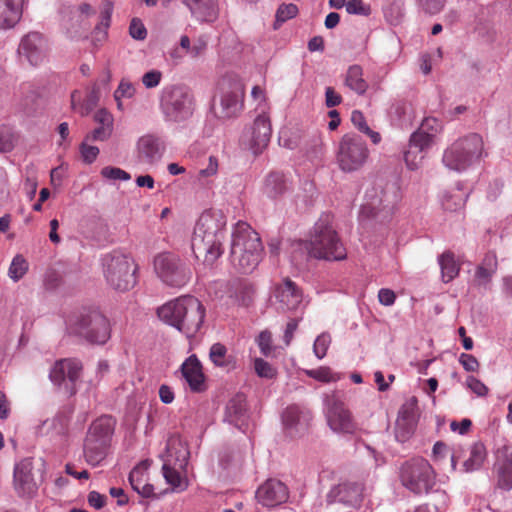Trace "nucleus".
Listing matches in <instances>:
<instances>
[{"instance_id":"nucleus-1","label":"nucleus","mask_w":512,"mask_h":512,"mask_svg":"<svg viewBox=\"0 0 512 512\" xmlns=\"http://www.w3.org/2000/svg\"><path fill=\"white\" fill-rule=\"evenodd\" d=\"M263 251L261 239L251 226L238 221L232 233L231 261L242 273L253 271L258 265Z\"/></svg>"},{"instance_id":"nucleus-2","label":"nucleus","mask_w":512,"mask_h":512,"mask_svg":"<svg viewBox=\"0 0 512 512\" xmlns=\"http://www.w3.org/2000/svg\"><path fill=\"white\" fill-rule=\"evenodd\" d=\"M101 263L104 279L110 288L126 292L135 286L137 266L129 254L113 250L102 257Z\"/></svg>"},{"instance_id":"nucleus-3","label":"nucleus","mask_w":512,"mask_h":512,"mask_svg":"<svg viewBox=\"0 0 512 512\" xmlns=\"http://www.w3.org/2000/svg\"><path fill=\"white\" fill-rule=\"evenodd\" d=\"M484 153V142L477 133H470L455 140L443 153V164L450 170L465 171L478 163Z\"/></svg>"},{"instance_id":"nucleus-4","label":"nucleus","mask_w":512,"mask_h":512,"mask_svg":"<svg viewBox=\"0 0 512 512\" xmlns=\"http://www.w3.org/2000/svg\"><path fill=\"white\" fill-rule=\"evenodd\" d=\"M308 250L317 259L340 261L346 258V249L332 227L329 215L321 217L315 224Z\"/></svg>"},{"instance_id":"nucleus-5","label":"nucleus","mask_w":512,"mask_h":512,"mask_svg":"<svg viewBox=\"0 0 512 512\" xmlns=\"http://www.w3.org/2000/svg\"><path fill=\"white\" fill-rule=\"evenodd\" d=\"M244 84L236 75H225L217 84L213 111L218 118L237 116L243 109Z\"/></svg>"},{"instance_id":"nucleus-6","label":"nucleus","mask_w":512,"mask_h":512,"mask_svg":"<svg viewBox=\"0 0 512 512\" xmlns=\"http://www.w3.org/2000/svg\"><path fill=\"white\" fill-rule=\"evenodd\" d=\"M366 201L362 205L360 215L364 218H375L380 221L389 219L398 201L394 186L373 187L366 191Z\"/></svg>"},{"instance_id":"nucleus-7","label":"nucleus","mask_w":512,"mask_h":512,"mask_svg":"<svg viewBox=\"0 0 512 512\" xmlns=\"http://www.w3.org/2000/svg\"><path fill=\"white\" fill-rule=\"evenodd\" d=\"M400 480L408 490L419 495L432 489L435 484V473L427 460L415 458L403 464Z\"/></svg>"},{"instance_id":"nucleus-8","label":"nucleus","mask_w":512,"mask_h":512,"mask_svg":"<svg viewBox=\"0 0 512 512\" xmlns=\"http://www.w3.org/2000/svg\"><path fill=\"white\" fill-rule=\"evenodd\" d=\"M369 158L366 142L357 134H345L338 146L337 163L344 172L360 170Z\"/></svg>"},{"instance_id":"nucleus-9","label":"nucleus","mask_w":512,"mask_h":512,"mask_svg":"<svg viewBox=\"0 0 512 512\" xmlns=\"http://www.w3.org/2000/svg\"><path fill=\"white\" fill-rule=\"evenodd\" d=\"M324 404L326 421L331 430L344 434H352L357 430L358 426L351 411L339 395H327Z\"/></svg>"},{"instance_id":"nucleus-10","label":"nucleus","mask_w":512,"mask_h":512,"mask_svg":"<svg viewBox=\"0 0 512 512\" xmlns=\"http://www.w3.org/2000/svg\"><path fill=\"white\" fill-rule=\"evenodd\" d=\"M154 271L160 280L171 287H182L189 281L188 268L173 254L160 253L153 261Z\"/></svg>"},{"instance_id":"nucleus-11","label":"nucleus","mask_w":512,"mask_h":512,"mask_svg":"<svg viewBox=\"0 0 512 512\" xmlns=\"http://www.w3.org/2000/svg\"><path fill=\"white\" fill-rule=\"evenodd\" d=\"M74 325V331L93 344H105L110 339V322L98 311L81 315Z\"/></svg>"},{"instance_id":"nucleus-12","label":"nucleus","mask_w":512,"mask_h":512,"mask_svg":"<svg viewBox=\"0 0 512 512\" xmlns=\"http://www.w3.org/2000/svg\"><path fill=\"white\" fill-rule=\"evenodd\" d=\"M191 308L192 298L189 295H184L161 305L157 309V316L165 324L180 332H185L189 328L188 320Z\"/></svg>"},{"instance_id":"nucleus-13","label":"nucleus","mask_w":512,"mask_h":512,"mask_svg":"<svg viewBox=\"0 0 512 512\" xmlns=\"http://www.w3.org/2000/svg\"><path fill=\"white\" fill-rule=\"evenodd\" d=\"M190 450H165L159 457L163 461L162 473L166 482L173 489H182L183 479L181 470L188 465Z\"/></svg>"},{"instance_id":"nucleus-14","label":"nucleus","mask_w":512,"mask_h":512,"mask_svg":"<svg viewBox=\"0 0 512 512\" xmlns=\"http://www.w3.org/2000/svg\"><path fill=\"white\" fill-rule=\"evenodd\" d=\"M82 366L75 359H63L57 361L51 371L50 379L58 387L67 393L75 391V384L80 376Z\"/></svg>"},{"instance_id":"nucleus-15","label":"nucleus","mask_w":512,"mask_h":512,"mask_svg":"<svg viewBox=\"0 0 512 512\" xmlns=\"http://www.w3.org/2000/svg\"><path fill=\"white\" fill-rule=\"evenodd\" d=\"M419 417L417 399L405 401L398 413L395 424V437L400 443L406 442L414 433Z\"/></svg>"},{"instance_id":"nucleus-16","label":"nucleus","mask_w":512,"mask_h":512,"mask_svg":"<svg viewBox=\"0 0 512 512\" xmlns=\"http://www.w3.org/2000/svg\"><path fill=\"white\" fill-rule=\"evenodd\" d=\"M271 133L270 118L263 112L255 118L251 129L245 135V141L254 155L262 153L267 147Z\"/></svg>"},{"instance_id":"nucleus-17","label":"nucleus","mask_w":512,"mask_h":512,"mask_svg":"<svg viewBox=\"0 0 512 512\" xmlns=\"http://www.w3.org/2000/svg\"><path fill=\"white\" fill-rule=\"evenodd\" d=\"M14 489L20 497L31 498L38 490V484L33 474V460L25 458L14 468Z\"/></svg>"},{"instance_id":"nucleus-18","label":"nucleus","mask_w":512,"mask_h":512,"mask_svg":"<svg viewBox=\"0 0 512 512\" xmlns=\"http://www.w3.org/2000/svg\"><path fill=\"white\" fill-rule=\"evenodd\" d=\"M364 485L361 482L344 481L331 488L327 494V502L342 503L347 506L357 507L363 499Z\"/></svg>"},{"instance_id":"nucleus-19","label":"nucleus","mask_w":512,"mask_h":512,"mask_svg":"<svg viewBox=\"0 0 512 512\" xmlns=\"http://www.w3.org/2000/svg\"><path fill=\"white\" fill-rule=\"evenodd\" d=\"M164 151L161 140L149 134L139 137L135 144L136 157L144 164H155L162 158Z\"/></svg>"},{"instance_id":"nucleus-20","label":"nucleus","mask_w":512,"mask_h":512,"mask_svg":"<svg viewBox=\"0 0 512 512\" xmlns=\"http://www.w3.org/2000/svg\"><path fill=\"white\" fill-rule=\"evenodd\" d=\"M49 51L47 40L38 33H30L25 36L19 46V52L26 57L32 65H38L44 61Z\"/></svg>"},{"instance_id":"nucleus-21","label":"nucleus","mask_w":512,"mask_h":512,"mask_svg":"<svg viewBox=\"0 0 512 512\" xmlns=\"http://www.w3.org/2000/svg\"><path fill=\"white\" fill-rule=\"evenodd\" d=\"M288 496L286 485L276 479H268L256 491L258 502L267 507H274L284 503Z\"/></svg>"},{"instance_id":"nucleus-22","label":"nucleus","mask_w":512,"mask_h":512,"mask_svg":"<svg viewBox=\"0 0 512 512\" xmlns=\"http://www.w3.org/2000/svg\"><path fill=\"white\" fill-rule=\"evenodd\" d=\"M225 225L223 216L219 211L207 210L203 212L196 223L198 236L202 240L223 236L222 228Z\"/></svg>"},{"instance_id":"nucleus-23","label":"nucleus","mask_w":512,"mask_h":512,"mask_svg":"<svg viewBox=\"0 0 512 512\" xmlns=\"http://www.w3.org/2000/svg\"><path fill=\"white\" fill-rule=\"evenodd\" d=\"M275 297L280 304V309L295 310L302 303L303 293L292 280L286 278L277 285Z\"/></svg>"},{"instance_id":"nucleus-24","label":"nucleus","mask_w":512,"mask_h":512,"mask_svg":"<svg viewBox=\"0 0 512 512\" xmlns=\"http://www.w3.org/2000/svg\"><path fill=\"white\" fill-rule=\"evenodd\" d=\"M115 428V420L110 416L96 419L90 426L87 441L90 445H109Z\"/></svg>"},{"instance_id":"nucleus-25","label":"nucleus","mask_w":512,"mask_h":512,"mask_svg":"<svg viewBox=\"0 0 512 512\" xmlns=\"http://www.w3.org/2000/svg\"><path fill=\"white\" fill-rule=\"evenodd\" d=\"M429 138L423 133H413L410 137L408 149L404 153V160L410 170L417 169L424 159V152L430 147Z\"/></svg>"},{"instance_id":"nucleus-26","label":"nucleus","mask_w":512,"mask_h":512,"mask_svg":"<svg viewBox=\"0 0 512 512\" xmlns=\"http://www.w3.org/2000/svg\"><path fill=\"white\" fill-rule=\"evenodd\" d=\"M486 450H455L451 455L454 469L459 467L464 472L477 470L486 458Z\"/></svg>"},{"instance_id":"nucleus-27","label":"nucleus","mask_w":512,"mask_h":512,"mask_svg":"<svg viewBox=\"0 0 512 512\" xmlns=\"http://www.w3.org/2000/svg\"><path fill=\"white\" fill-rule=\"evenodd\" d=\"M26 0H0V29L14 27L21 19Z\"/></svg>"},{"instance_id":"nucleus-28","label":"nucleus","mask_w":512,"mask_h":512,"mask_svg":"<svg viewBox=\"0 0 512 512\" xmlns=\"http://www.w3.org/2000/svg\"><path fill=\"white\" fill-rule=\"evenodd\" d=\"M94 121L98 126L91 132L89 137L93 141L104 142L109 140L114 132V116L107 109H98L94 114Z\"/></svg>"},{"instance_id":"nucleus-29","label":"nucleus","mask_w":512,"mask_h":512,"mask_svg":"<svg viewBox=\"0 0 512 512\" xmlns=\"http://www.w3.org/2000/svg\"><path fill=\"white\" fill-rule=\"evenodd\" d=\"M225 419L237 427H241L246 423L248 414L244 394L238 393L228 401L225 409Z\"/></svg>"},{"instance_id":"nucleus-30","label":"nucleus","mask_w":512,"mask_h":512,"mask_svg":"<svg viewBox=\"0 0 512 512\" xmlns=\"http://www.w3.org/2000/svg\"><path fill=\"white\" fill-rule=\"evenodd\" d=\"M495 466L498 471V485L500 488H512V450H496Z\"/></svg>"},{"instance_id":"nucleus-31","label":"nucleus","mask_w":512,"mask_h":512,"mask_svg":"<svg viewBox=\"0 0 512 512\" xmlns=\"http://www.w3.org/2000/svg\"><path fill=\"white\" fill-rule=\"evenodd\" d=\"M311 419V412L309 410L301 409L297 405L287 407L282 415L283 425L287 429L298 427L305 428L308 426Z\"/></svg>"},{"instance_id":"nucleus-32","label":"nucleus","mask_w":512,"mask_h":512,"mask_svg":"<svg viewBox=\"0 0 512 512\" xmlns=\"http://www.w3.org/2000/svg\"><path fill=\"white\" fill-rule=\"evenodd\" d=\"M288 189L287 180L280 172H271L267 175L263 185V193L275 199L283 195Z\"/></svg>"},{"instance_id":"nucleus-33","label":"nucleus","mask_w":512,"mask_h":512,"mask_svg":"<svg viewBox=\"0 0 512 512\" xmlns=\"http://www.w3.org/2000/svg\"><path fill=\"white\" fill-rule=\"evenodd\" d=\"M218 15V0H194V17L198 21L214 22Z\"/></svg>"},{"instance_id":"nucleus-34","label":"nucleus","mask_w":512,"mask_h":512,"mask_svg":"<svg viewBox=\"0 0 512 512\" xmlns=\"http://www.w3.org/2000/svg\"><path fill=\"white\" fill-rule=\"evenodd\" d=\"M344 85L358 95H363L368 89V83L363 78V70L359 65L348 68Z\"/></svg>"},{"instance_id":"nucleus-35","label":"nucleus","mask_w":512,"mask_h":512,"mask_svg":"<svg viewBox=\"0 0 512 512\" xmlns=\"http://www.w3.org/2000/svg\"><path fill=\"white\" fill-rule=\"evenodd\" d=\"M149 461L145 460L139 463L129 474V482L133 490H135L137 493L142 495L143 497H152L155 495L154 493V486L148 483H143L142 485H139V483L136 482V476H139L141 474V469H148L149 467Z\"/></svg>"},{"instance_id":"nucleus-36","label":"nucleus","mask_w":512,"mask_h":512,"mask_svg":"<svg viewBox=\"0 0 512 512\" xmlns=\"http://www.w3.org/2000/svg\"><path fill=\"white\" fill-rule=\"evenodd\" d=\"M439 265L441 267L442 278L444 282L452 281L459 273L460 267L457 264L452 252H444L439 257Z\"/></svg>"},{"instance_id":"nucleus-37","label":"nucleus","mask_w":512,"mask_h":512,"mask_svg":"<svg viewBox=\"0 0 512 512\" xmlns=\"http://www.w3.org/2000/svg\"><path fill=\"white\" fill-rule=\"evenodd\" d=\"M234 287L236 300L245 307L250 306L254 301L255 286L246 280H238L234 282Z\"/></svg>"},{"instance_id":"nucleus-38","label":"nucleus","mask_w":512,"mask_h":512,"mask_svg":"<svg viewBox=\"0 0 512 512\" xmlns=\"http://www.w3.org/2000/svg\"><path fill=\"white\" fill-rule=\"evenodd\" d=\"M29 271V263L27 259L21 255H15L8 267L7 275L14 283L22 280Z\"/></svg>"},{"instance_id":"nucleus-39","label":"nucleus","mask_w":512,"mask_h":512,"mask_svg":"<svg viewBox=\"0 0 512 512\" xmlns=\"http://www.w3.org/2000/svg\"><path fill=\"white\" fill-rule=\"evenodd\" d=\"M136 93V88L132 82L128 79H122L114 91V100L116 101V106L119 111L124 110V99H131L134 97Z\"/></svg>"},{"instance_id":"nucleus-40","label":"nucleus","mask_w":512,"mask_h":512,"mask_svg":"<svg viewBox=\"0 0 512 512\" xmlns=\"http://www.w3.org/2000/svg\"><path fill=\"white\" fill-rule=\"evenodd\" d=\"M222 238L223 236H218L215 238H207L206 240H202L204 246L206 247L205 262L208 264H213L222 255Z\"/></svg>"},{"instance_id":"nucleus-41","label":"nucleus","mask_w":512,"mask_h":512,"mask_svg":"<svg viewBox=\"0 0 512 512\" xmlns=\"http://www.w3.org/2000/svg\"><path fill=\"white\" fill-rule=\"evenodd\" d=\"M298 14V7L293 4H281L275 15V22L273 24V28L275 30L279 29L283 23L286 21L293 19Z\"/></svg>"},{"instance_id":"nucleus-42","label":"nucleus","mask_w":512,"mask_h":512,"mask_svg":"<svg viewBox=\"0 0 512 512\" xmlns=\"http://www.w3.org/2000/svg\"><path fill=\"white\" fill-rule=\"evenodd\" d=\"M351 121L359 131L370 136L373 143L377 144L381 140L380 134L369 128L361 111L354 110L351 114Z\"/></svg>"},{"instance_id":"nucleus-43","label":"nucleus","mask_w":512,"mask_h":512,"mask_svg":"<svg viewBox=\"0 0 512 512\" xmlns=\"http://www.w3.org/2000/svg\"><path fill=\"white\" fill-rule=\"evenodd\" d=\"M19 140L18 133L11 128H0V152H11Z\"/></svg>"},{"instance_id":"nucleus-44","label":"nucleus","mask_w":512,"mask_h":512,"mask_svg":"<svg viewBox=\"0 0 512 512\" xmlns=\"http://www.w3.org/2000/svg\"><path fill=\"white\" fill-rule=\"evenodd\" d=\"M184 99H188V94L184 93L181 88L174 87L170 94L169 104L172 109L170 115L174 117L175 120L178 119V113L181 112L184 107Z\"/></svg>"},{"instance_id":"nucleus-45","label":"nucleus","mask_w":512,"mask_h":512,"mask_svg":"<svg viewBox=\"0 0 512 512\" xmlns=\"http://www.w3.org/2000/svg\"><path fill=\"white\" fill-rule=\"evenodd\" d=\"M305 374L310 378L323 383L335 382L339 379L337 374L333 373L329 367L322 366L317 369L305 370Z\"/></svg>"},{"instance_id":"nucleus-46","label":"nucleus","mask_w":512,"mask_h":512,"mask_svg":"<svg viewBox=\"0 0 512 512\" xmlns=\"http://www.w3.org/2000/svg\"><path fill=\"white\" fill-rule=\"evenodd\" d=\"M441 129V123L434 117H426L419 129L415 133H423L424 136L429 138V145L432 144L433 137Z\"/></svg>"},{"instance_id":"nucleus-47","label":"nucleus","mask_w":512,"mask_h":512,"mask_svg":"<svg viewBox=\"0 0 512 512\" xmlns=\"http://www.w3.org/2000/svg\"><path fill=\"white\" fill-rule=\"evenodd\" d=\"M100 175L108 181H129L131 175L125 170L115 166H105L101 169Z\"/></svg>"},{"instance_id":"nucleus-48","label":"nucleus","mask_w":512,"mask_h":512,"mask_svg":"<svg viewBox=\"0 0 512 512\" xmlns=\"http://www.w3.org/2000/svg\"><path fill=\"white\" fill-rule=\"evenodd\" d=\"M88 139H91V137L87 136L86 140L81 143L79 152L85 164H92L97 160L100 150L97 146L89 144Z\"/></svg>"},{"instance_id":"nucleus-49","label":"nucleus","mask_w":512,"mask_h":512,"mask_svg":"<svg viewBox=\"0 0 512 512\" xmlns=\"http://www.w3.org/2000/svg\"><path fill=\"white\" fill-rule=\"evenodd\" d=\"M465 199L460 191L456 193H446L443 196L442 205L445 210L456 211L464 206Z\"/></svg>"},{"instance_id":"nucleus-50","label":"nucleus","mask_w":512,"mask_h":512,"mask_svg":"<svg viewBox=\"0 0 512 512\" xmlns=\"http://www.w3.org/2000/svg\"><path fill=\"white\" fill-rule=\"evenodd\" d=\"M196 168L198 169V179L199 180L213 176L217 173V170H218L217 159L214 156H209L208 164L205 167H204V161H202V159H198V161L196 163Z\"/></svg>"},{"instance_id":"nucleus-51","label":"nucleus","mask_w":512,"mask_h":512,"mask_svg":"<svg viewBox=\"0 0 512 512\" xmlns=\"http://www.w3.org/2000/svg\"><path fill=\"white\" fill-rule=\"evenodd\" d=\"M254 369L256 374L261 378L273 379L277 374L276 369L262 358H256L254 360Z\"/></svg>"},{"instance_id":"nucleus-52","label":"nucleus","mask_w":512,"mask_h":512,"mask_svg":"<svg viewBox=\"0 0 512 512\" xmlns=\"http://www.w3.org/2000/svg\"><path fill=\"white\" fill-rule=\"evenodd\" d=\"M331 344V336L328 333L320 334L314 341L313 351L318 359L326 356L328 348Z\"/></svg>"},{"instance_id":"nucleus-53","label":"nucleus","mask_w":512,"mask_h":512,"mask_svg":"<svg viewBox=\"0 0 512 512\" xmlns=\"http://www.w3.org/2000/svg\"><path fill=\"white\" fill-rule=\"evenodd\" d=\"M346 11L349 14L369 16L371 14V6L363 0H347Z\"/></svg>"},{"instance_id":"nucleus-54","label":"nucleus","mask_w":512,"mask_h":512,"mask_svg":"<svg viewBox=\"0 0 512 512\" xmlns=\"http://www.w3.org/2000/svg\"><path fill=\"white\" fill-rule=\"evenodd\" d=\"M446 0H417L418 7L426 14L435 15L444 8Z\"/></svg>"},{"instance_id":"nucleus-55","label":"nucleus","mask_w":512,"mask_h":512,"mask_svg":"<svg viewBox=\"0 0 512 512\" xmlns=\"http://www.w3.org/2000/svg\"><path fill=\"white\" fill-rule=\"evenodd\" d=\"M226 347L221 343H215L210 349V359L216 366H225Z\"/></svg>"},{"instance_id":"nucleus-56","label":"nucleus","mask_w":512,"mask_h":512,"mask_svg":"<svg viewBox=\"0 0 512 512\" xmlns=\"http://www.w3.org/2000/svg\"><path fill=\"white\" fill-rule=\"evenodd\" d=\"M205 375L202 371V365L194 355V392H202L206 390Z\"/></svg>"},{"instance_id":"nucleus-57","label":"nucleus","mask_w":512,"mask_h":512,"mask_svg":"<svg viewBox=\"0 0 512 512\" xmlns=\"http://www.w3.org/2000/svg\"><path fill=\"white\" fill-rule=\"evenodd\" d=\"M257 343L263 355L269 356L272 353V335L269 331H262L257 338Z\"/></svg>"},{"instance_id":"nucleus-58","label":"nucleus","mask_w":512,"mask_h":512,"mask_svg":"<svg viewBox=\"0 0 512 512\" xmlns=\"http://www.w3.org/2000/svg\"><path fill=\"white\" fill-rule=\"evenodd\" d=\"M467 387L471 389L477 396L484 397L488 394V387L474 376H469L466 380Z\"/></svg>"},{"instance_id":"nucleus-59","label":"nucleus","mask_w":512,"mask_h":512,"mask_svg":"<svg viewBox=\"0 0 512 512\" xmlns=\"http://www.w3.org/2000/svg\"><path fill=\"white\" fill-rule=\"evenodd\" d=\"M87 463L91 466L100 465L106 458V450H83Z\"/></svg>"},{"instance_id":"nucleus-60","label":"nucleus","mask_w":512,"mask_h":512,"mask_svg":"<svg viewBox=\"0 0 512 512\" xmlns=\"http://www.w3.org/2000/svg\"><path fill=\"white\" fill-rule=\"evenodd\" d=\"M162 79V73L158 70H150L142 76V84L150 89L157 87Z\"/></svg>"},{"instance_id":"nucleus-61","label":"nucleus","mask_w":512,"mask_h":512,"mask_svg":"<svg viewBox=\"0 0 512 512\" xmlns=\"http://www.w3.org/2000/svg\"><path fill=\"white\" fill-rule=\"evenodd\" d=\"M459 362L461 363L463 368L468 372H477L480 366L477 358L467 353H462L460 355Z\"/></svg>"},{"instance_id":"nucleus-62","label":"nucleus","mask_w":512,"mask_h":512,"mask_svg":"<svg viewBox=\"0 0 512 512\" xmlns=\"http://www.w3.org/2000/svg\"><path fill=\"white\" fill-rule=\"evenodd\" d=\"M495 272H490L488 268H484L481 265H478L475 271V281L478 285H487L492 277L494 276Z\"/></svg>"},{"instance_id":"nucleus-63","label":"nucleus","mask_w":512,"mask_h":512,"mask_svg":"<svg viewBox=\"0 0 512 512\" xmlns=\"http://www.w3.org/2000/svg\"><path fill=\"white\" fill-rule=\"evenodd\" d=\"M342 102V97L333 87H327L325 90V104L328 108L335 107Z\"/></svg>"},{"instance_id":"nucleus-64","label":"nucleus","mask_w":512,"mask_h":512,"mask_svg":"<svg viewBox=\"0 0 512 512\" xmlns=\"http://www.w3.org/2000/svg\"><path fill=\"white\" fill-rule=\"evenodd\" d=\"M130 35L137 40H143L146 37V29L142 22L133 20L130 25Z\"/></svg>"}]
</instances>
